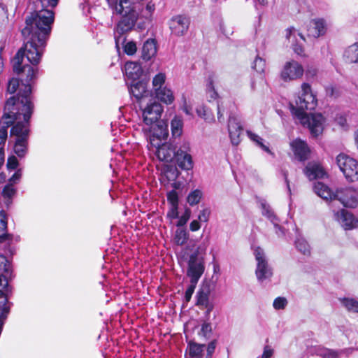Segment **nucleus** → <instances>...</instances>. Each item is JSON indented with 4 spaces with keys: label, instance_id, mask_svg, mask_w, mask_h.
I'll return each mask as SVG.
<instances>
[{
    "label": "nucleus",
    "instance_id": "3",
    "mask_svg": "<svg viewBox=\"0 0 358 358\" xmlns=\"http://www.w3.org/2000/svg\"><path fill=\"white\" fill-rule=\"evenodd\" d=\"M336 164L349 182L358 181V161L341 153L336 157Z\"/></svg>",
    "mask_w": 358,
    "mask_h": 358
},
{
    "label": "nucleus",
    "instance_id": "45",
    "mask_svg": "<svg viewBox=\"0 0 358 358\" xmlns=\"http://www.w3.org/2000/svg\"><path fill=\"white\" fill-rule=\"evenodd\" d=\"M287 304V301L285 297L278 296L273 301V308L275 310L284 309Z\"/></svg>",
    "mask_w": 358,
    "mask_h": 358
},
{
    "label": "nucleus",
    "instance_id": "50",
    "mask_svg": "<svg viewBox=\"0 0 358 358\" xmlns=\"http://www.w3.org/2000/svg\"><path fill=\"white\" fill-rule=\"evenodd\" d=\"M197 282H190V285L187 287V289L185 291V299L187 302H189L192 296V294L195 290V288L196 287Z\"/></svg>",
    "mask_w": 358,
    "mask_h": 358
},
{
    "label": "nucleus",
    "instance_id": "32",
    "mask_svg": "<svg viewBox=\"0 0 358 358\" xmlns=\"http://www.w3.org/2000/svg\"><path fill=\"white\" fill-rule=\"evenodd\" d=\"M11 122H6V119L0 117V147L4 148L6 141L8 138V129L10 127Z\"/></svg>",
    "mask_w": 358,
    "mask_h": 358
},
{
    "label": "nucleus",
    "instance_id": "9",
    "mask_svg": "<svg viewBox=\"0 0 358 358\" xmlns=\"http://www.w3.org/2000/svg\"><path fill=\"white\" fill-rule=\"evenodd\" d=\"M142 110L143 122L147 125H152L159 121L164 111L163 106L156 101L147 103Z\"/></svg>",
    "mask_w": 358,
    "mask_h": 358
},
{
    "label": "nucleus",
    "instance_id": "40",
    "mask_svg": "<svg viewBox=\"0 0 358 358\" xmlns=\"http://www.w3.org/2000/svg\"><path fill=\"white\" fill-rule=\"evenodd\" d=\"M16 193V189L13 187V183H8L5 185L3 188L1 194L5 199L9 200V203H11L12 198Z\"/></svg>",
    "mask_w": 358,
    "mask_h": 358
},
{
    "label": "nucleus",
    "instance_id": "14",
    "mask_svg": "<svg viewBox=\"0 0 358 358\" xmlns=\"http://www.w3.org/2000/svg\"><path fill=\"white\" fill-rule=\"evenodd\" d=\"M228 131L231 143L236 145H238L241 141L240 135L243 131V127L236 115V113L234 114L229 113Z\"/></svg>",
    "mask_w": 358,
    "mask_h": 358
},
{
    "label": "nucleus",
    "instance_id": "55",
    "mask_svg": "<svg viewBox=\"0 0 358 358\" xmlns=\"http://www.w3.org/2000/svg\"><path fill=\"white\" fill-rule=\"evenodd\" d=\"M178 206H171V208L167 213V216L171 219H176L178 217Z\"/></svg>",
    "mask_w": 358,
    "mask_h": 358
},
{
    "label": "nucleus",
    "instance_id": "12",
    "mask_svg": "<svg viewBox=\"0 0 358 358\" xmlns=\"http://www.w3.org/2000/svg\"><path fill=\"white\" fill-rule=\"evenodd\" d=\"M290 148L299 162H303L309 159L311 150L305 141L296 138L290 143Z\"/></svg>",
    "mask_w": 358,
    "mask_h": 358
},
{
    "label": "nucleus",
    "instance_id": "42",
    "mask_svg": "<svg viewBox=\"0 0 358 358\" xmlns=\"http://www.w3.org/2000/svg\"><path fill=\"white\" fill-rule=\"evenodd\" d=\"M0 268L3 269L5 275L11 274V265L10 262L7 259L6 257L3 255H0Z\"/></svg>",
    "mask_w": 358,
    "mask_h": 358
},
{
    "label": "nucleus",
    "instance_id": "37",
    "mask_svg": "<svg viewBox=\"0 0 358 358\" xmlns=\"http://www.w3.org/2000/svg\"><path fill=\"white\" fill-rule=\"evenodd\" d=\"M189 234L185 229H178L175 234V242L178 245H182L187 241Z\"/></svg>",
    "mask_w": 358,
    "mask_h": 358
},
{
    "label": "nucleus",
    "instance_id": "57",
    "mask_svg": "<svg viewBox=\"0 0 358 358\" xmlns=\"http://www.w3.org/2000/svg\"><path fill=\"white\" fill-rule=\"evenodd\" d=\"M22 176V171L21 169H17L13 176L9 178V183L15 182L17 180H19Z\"/></svg>",
    "mask_w": 358,
    "mask_h": 358
},
{
    "label": "nucleus",
    "instance_id": "17",
    "mask_svg": "<svg viewBox=\"0 0 358 358\" xmlns=\"http://www.w3.org/2000/svg\"><path fill=\"white\" fill-rule=\"evenodd\" d=\"M327 31L326 22L322 18L311 20L307 25V34L308 36L317 38L323 36Z\"/></svg>",
    "mask_w": 358,
    "mask_h": 358
},
{
    "label": "nucleus",
    "instance_id": "13",
    "mask_svg": "<svg viewBox=\"0 0 358 358\" xmlns=\"http://www.w3.org/2000/svg\"><path fill=\"white\" fill-rule=\"evenodd\" d=\"M190 20L184 15H178L173 17L169 22L171 33L176 36H183L188 30Z\"/></svg>",
    "mask_w": 358,
    "mask_h": 358
},
{
    "label": "nucleus",
    "instance_id": "60",
    "mask_svg": "<svg viewBox=\"0 0 358 358\" xmlns=\"http://www.w3.org/2000/svg\"><path fill=\"white\" fill-rule=\"evenodd\" d=\"M338 354L333 350H328L322 356V358H338Z\"/></svg>",
    "mask_w": 358,
    "mask_h": 358
},
{
    "label": "nucleus",
    "instance_id": "23",
    "mask_svg": "<svg viewBox=\"0 0 358 358\" xmlns=\"http://www.w3.org/2000/svg\"><path fill=\"white\" fill-rule=\"evenodd\" d=\"M12 293V287L10 292L6 291V289L0 288V318L5 321L10 313V303L8 302L9 294Z\"/></svg>",
    "mask_w": 358,
    "mask_h": 358
},
{
    "label": "nucleus",
    "instance_id": "18",
    "mask_svg": "<svg viewBox=\"0 0 358 358\" xmlns=\"http://www.w3.org/2000/svg\"><path fill=\"white\" fill-rule=\"evenodd\" d=\"M147 85L148 82L143 80H132L131 83L129 92L136 98L137 102L141 103L142 99L148 96L150 92L147 90Z\"/></svg>",
    "mask_w": 358,
    "mask_h": 358
},
{
    "label": "nucleus",
    "instance_id": "26",
    "mask_svg": "<svg viewBox=\"0 0 358 358\" xmlns=\"http://www.w3.org/2000/svg\"><path fill=\"white\" fill-rule=\"evenodd\" d=\"M169 136L168 124L166 121L159 120L152 127V137L158 140H166Z\"/></svg>",
    "mask_w": 358,
    "mask_h": 358
},
{
    "label": "nucleus",
    "instance_id": "49",
    "mask_svg": "<svg viewBox=\"0 0 358 358\" xmlns=\"http://www.w3.org/2000/svg\"><path fill=\"white\" fill-rule=\"evenodd\" d=\"M18 165L19 162L15 156L11 155L8 157L6 167L8 170H15Z\"/></svg>",
    "mask_w": 358,
    "mask_h": 358
},
{
    "label": "nucleus",
    "instance_id": "39",
    "mask_svg": "<svg viewBox=\"0 0 358 358\" xmlns=\"http://www.w3.org/2000/svg\"><path fill=\"white\" fill-rule=\"evenodd\" d=\"M295 245L297 250L304 255H310V248L308 242L303 238H298L295 241Z\"/></svg>",
    "mask_w": 358,
    "mask_h": 358
},
{
    "label": "nucleus",
    "instance_id": "36",
    "mask_svg": "<svg viewBox=\"0 0 358 358\" xmlns=\"http://www.w3.org/2000/svg\"><path fill=\"white\" fill-rule=\"evenodd\" d=\"M203 196V193L200 189L192 191L187 197V201L191 206L198 204Z\"/></svg>",
    "mask_w": 358,
    "mask_h": 358
},
{
    "label": "nucleus",
    "instance_id": "38",
    "mask_svg": "<svg viewBox=\"0 0 358 358\" xmlns=\"http://www.w3.org/2000/svg\"><path fill=\"white\" fill-rule=\"evenodd\" d=\"M342 304L350 312L358 313V301L353 298H343L341 299Z\"/></svg>",
    "mask_w": 358,
    "mask_h": 358
},
{
    "label": "nucleus",
    "instance_id": "11",
    "mask_svg": "<svg viewBox=\"0 0 358 358\" xmlns=\"http://www.w3.org/2000/svg\"><path fill=\"white\" fill-rule=\"evenodd\" d=\"M266 67V61L257 55L253 63L252 64V68L257 73V76L253 75L252 80L251 82V89L255 91L257 90L256 83H258L259 86L264 87L266 83L264 78V70Z\"/></svg>",
    "mask_w": 358,
    "mask_h": 358
},
{
    "label": "nucleus",
    "instance_id": "31",
    "mask_svg": "<svg viewBox=\"0 0 358 358\" xmlns=\"http://www.w3.org/2000/svg\"><path fill=\"white\" fill-rule=\"evenodd\" d=\"M183 121L181 117L176 115L171 122L172 136L180 137L182 133Z\"/></svg>",
    "mask_w": 358,
    "mask_h": 358
},
{
    "label": "nucleus",
    "instance_id": "1",
    "mask_svg": "<svg viewBox=\"0 0 358 358\" xmlns=\"http://www.w3.org/2000/svg\"><path fill=\"white\" fill-rule=\"evenodd\" d=\"M40 1L42 9L29 13L21 29L23 45L11 61L13 73L18 77L9 80L6 91L13 95L6 100L3 108L2 119L12 123L10 136L15 138H29L31 118L34 111L31 84L38 73V68L23 65L22 62L26 57L34 66L40 63L55 20V13L48 8H55L59 2Z\"/></svg>",
    "mask_w": 358,
    "mask_h": 358
},
{
    "label": "nucleus",
    "instance_id": "21",
    "mask_svg": "<svg viewBox=\"0 0 358 358\" xmlns=\"http://www.w3.org/2000/svg\"><path fill=\"white\" fill-rule=\"evenodd\" d=\"M157 43L154 38H148L143 45L141 58L148 62L150 60L157 54Z\"/></svg>",
    "mask_w": 358,
    "mask_h": 358
},
{
    "label": "nucleus",
    "instance_id": "46",
    "mask_svg": "<svg viewBox=\"0 0 358 358\" xmlns=\"http://www.w3.org/2000/svg\"><path fill=\"white\" fill-rule=\"evenodd\" d=\"M155 10V5L152 1H149L146 6L145 11H143V16L148 20H151L152 13Z\"/></svg>",
    "mask_w": 358,
    "mask_h": 358
},
{
    "label": "nucleus",
    "instance_id": "33",
    "mask_svg": "<svg viewBox=\"0 0 358 358\" xmlns=\"http://www.w3.org/2000/svg\"><path fill=\"white\" fill-rule=\"evenodd\" d=\"M110 8L116 14H122L124 10V4H128L129 0H107Z\"/></svg>",
    "mask_w": 358,
    "mask_h": 358
},
{
    "label": "nucleus",
    "instance_id": "30",
    "mask_svg": "<svg viewBox=\"0 0 358 358\" xmlns=\"http://www.w3.org/2000/svg\"><path fill=\"white\" fill-rule=\"evenodd\" d=\"M204 344H199L194 341H190L187 344L189 355L191 358H203V351Z\"/></svg>",
    "mask_w": 358,
    "mask_h": 358
},
{
    "label": "nucleus",
    "instance_id": "2",
    "mask_svg": "<svg viewBox=\"0 0 358 358\" xmlns=\"http://www.w3.org/2000/svg\"><path fill=\"white\" fill-rule=\"evenodd\" d=\"M301 94L295 101V106L290 104L292 113L295 115L300 122L307 127L314 137H317L322 133L323 116L320 113H310L306 110H313L317 105L316 96L312 92L311 86L306 83L301 85Z\"/></svg>",
    "mask_w": 358,
    "mask_h": 358
},
{
    "label": "nucleus",
    "instance_id": "34",
    "mask_svg": "<svg viewBox=\"0 0 358 358\" xmlns=\"http://www.w3.org/2000/svg\"><path fill=\"white\" fill-rule=\"evenodd\" d=\"M196 113L206 122H211L215 120L213 113L205 106H201L197 108Z\"/></svg>",
    "mask_w": 358,
    "mask_h": 358
},
{
    "label": "nucleus",
    "instance_id": "28",
    "mask_svg": "<svg viewBox=\"0 0 358 358\" xmlns=\"http://www.w3.org/2000/svg\"><path fill=\"white\" fill-rule=\"evenodd\" d=\"M29 147V138H15L13 145V152L20 158L24 157Z\"/></svg>",
    "mask_w": 358,
    "mask_h": 358
},
{
    "label": "nucleus",
    "instance_id": "6",
    "mask_svg": "<svg viewBox=\"0 0 358 358\" xmlns=\"http://www.w3.org/2000/svg\"><path fill=\"white\" fill-rule=\"evenodd\" d=\"M334 200L339 201L345 207L356 208L358 206V190L352 187L336 189Z\"/></svg>",
    "mask_w": 358,
    "mask_h": 358
},
{
    "label": "nucleus",
    "instance_id": "15",
    "mask_svg": "<svg viewBox=\"0 0 358 358\" xmlns=\"http://www.w3.org/2000/svg\"><path fill=\"white\" fill-rule=\"evenodd\" d=\"M334 215L345 230H351L358 227V220L350 211L341 209L336 212Z\"/></svg>",
    "mask_w": 358,
    "mask_h": 358
},
{
    "label": "nucleus",
    "instance_id": "29",
    "mask_svg": "<svg viewBox=\"0 0 358 358\" xmlns=\"http://www.w3.org/2000/svg\"><path fill=\"white\" fill-rule=\"evenodd\" d=\"M155 94L159 100L167 105L171 104L174 101L173 92L166 87L156 88Z\"/></svg>",
    "mask_w": 358,
    "mask_h": 358
},
{
    "label": "nucleus",
    "instance_id": "63",
    "mask_svg": "<svg viewBox=\"0 0 358 358\" xmlns=\"http://www.w3.org/2000/svg\"><path fill=\"white\" fill-rule=\"evenodd\" d=\"M4 160H5L4 148L0 147V169L3 165Z\"/></svg>",
    "mask_w": 358,
    "mask_h": 358
},
{
    "label": "nucleus",
    "instance_id": "51",
    "mask_svg": "<svg viewBox=\"0 0 358 358\" xmlns=\"http://www.w3.org/2000/svg\"><path fill=\"white\" fill-rule=\"evenodd\" d=\"M210 215V210L208 208H204L200 211L198 220L199 222H207L209 220Z\"/></svg>",
    "mask_w": 358,
    "mask_h": 358
},
{
    "label": "nucleus",
    "instance_id": "59",
    "mask_svg": "<svg viewBox=\"0 0 358 358\" xmlns=\"http://www.w3.org/2000/svg\"><path fill=\"white\" fill-rule=\"evenodd\" d=\"M317 73V70L316 69L310 67L307 69L306 71V76L308 79L314 78L316 76Z\"/></svg>",
    "mask_w": 358,
    "mask_h": 358
},
{
    "label": "nucleus",
    "instance_id": "64",
    "mask_svg": "<svg viewBox=\"0 0 358 358\" xmlns=\"http://www.w3.org/2000/svg\"><path fill=\"white\" fill-rule=\"evenodd\" d=\"M259 146L262 150H264L266 152H267L268 154H269V155H271L272 156H274V152H273L267 145H264L263 143V142L262 143H259Z\"/></svg>",
    "mask_w": 358,
    "mask_h": 358
},
{
    "label": "nucleus",
    "instance_id": "52",
    "mask_svg": "<svg viewBox=\"0 0 358 358\" xmlns=\"http://www.w3.org/2000/svg\"><path fill=\"white\" fill-rule=\"evenodd\" d=\"M292 49H293V51L294 52V53L296 54L297 55H299L301 57H307V55L305 52V50H304V48L303 47V45L298 44V43H295L293 45Z\"/></svg>",
    "mask_w": 358,
    "mask_h": 358
},
{
    "label": "nucleus",
    "instance_id": "61",
    "mask_svg": "<svg viewBox=\"0 0 358 358\" xmlns=\"http://www.w3.org/2000/svg\"><path fill=\"white\" fill-rule=\"evenodd\" d=\"M213 308H214V304H213V303H211L210 304H208V305L201 308L200 309L201 310H204V309L206 310V311H205V316L208 319L210 313L211 311H213Z\"/></svg>",
    "mask_w": 358,
    "mask_h": 358
},
{
    "label": "nucleus",
    "instance_id": "10",
    "mask_svg": "<svg viewBox=\"0 0 358 358\" xmlns=\"http://www.w3.org/2000/svg\"><path fill=\"white\" fill-rule=\"evenodd\" d=\"M189 150L188 143H185L177 150L173 162L182 170L189 171L193 168L194 163L192 155L189 153Z\"/></svg>",
    "mask_w": 358,
    "mask_h": 358
},
{
    "label": "nucleus",
    "instance_id": "27",
    "mask_svg": "<svg viewBox=\"0 0 358 358\" xmlns=\"http://www.w3.org/2000/svg\"><path fill=\"white\" fill-rule=\"evenodd\" d=\"M8 222L7 215L3 210L0 211V243L7 240H11L13 236L7 232Z\"/></svg>",
    "mask_w": 358,
    "mask_h": 358
},
{
    "label": "nucleus",
    "instance_id": "43",
    "mask_svg": "<svg viewBox=\"0 0 358 358\" xmlns=\"http://www.w3.org/2000/svg\"><path fill=\"white\" fill-rule=\"evenodd\" d=\"M166 76L163 73H159L152 79V85L156 90V88H162L164 87L163 85L165 83Z\"/></svg>",
    "mask_w": 358,
    "mask_h": 358
},
{
    "label": "nucleus",
    "instance_id": "44",
    "mask_svg": "<svg viewBox=\"0 0 358 358\" xmlns=\"http://www.w3.org/2000/svg\"><path fill=\"white\" fill-rule=\"evenodd\" d=\"M123 50L126 55H134L137 51L136 43L134 41H129L123 46Z\"/></svg>",
    "mask_w": 358,
    "mask_h": 358
},
{
    "label": "nucleus",
    "instance_id": "4",
    "mask_svg": "<svg viewBox=\"0 0 358 358\" xmlns=\"http://www.w3.org/2000/svg\"><path fill=\"white\" fill-rule=\"evenodd\" d=\"M124 10L122 15L121 20L118 22L116 27L117 34L120 36L132 30L138 18V13L135 8L131 6L130 3L124 4Z\"/></svg>",
    "mask_w": 358,
    "mask_h": 358
},
{
    "label": "nucleus",
    "instance_id": "5",
    "mask_svg": "<svg viewBox=\"0 0 358 358\" xmlns=\"http://www.w3.org/2000/svg\"><path fill=\"white\" fill-rule=\"evenodd\" d=\"M205 271V262L203 257H199V250L194 251L187 262V276L190 282H199Z\"/></svg>",
    "mask_w": 358,
    "mask_h": 358
},
{
    "label": "nucleus",
    "instance_id": "35",
    "mask_svg": "<svg viewBox=\"0 0 358 358\" xmlns=\"http://www.w3.org/2000/svg\"><path fill=\"white\" fill-rule=\"evenodd\" d=\"M345 55L350 62H358V43L349 46L345 51Z\"/></svg>",
    "mask_w": 358,
    "mask_h": 358
},
{
    "label": "nucleus",
    "instance_id": "25",
    "mask_svg": "<svg viewBox=\"0 0 358 358\" xmlns=\"http://www.w3.org/2000/svg\"><path fill=\"white\" fill-rule=\"evenodd\" d=\"M313 189L315 193L326 201L334 200L335 192H333L327 185L322 182L315 183Z\"/></svg>",
    "mask_w": 358,
    "mask_h": 358
},
{
    "label": "nucleus",
    "instance_id": "16",
    "mask_svg": "<svg viewBox=\"0 0 358 358\" xmlns=\"http://www.w3.org/2000/svg\"><path fill=\"white\" fill-rule=\"evenodd\" d=\"M177 152L176 147L171 143L165 142L162 145H157V158L165 162H173Z\"/></svg>",
    "mask_w": 358,
    "mask_h": 358
},
{
    "label": "nucleus",
    "instance_id": "22",
    "mask_svg": "<svg viewBox=\"0 0 358 358\" xmlns=\"http://www.w3.org/2000/svg\"><path fill=\"white\" fill-rule=\"evenodd\" d=\"M236 106L235 103L231 101H223L217 103V120L220 122H224L225 115L229 117V113L234 114L236 113Z\"/></svg>",
    "mask_w": 358,
    "mask_h": 358
},
{
    "label": "nucleus",
    "instance_id": "24",
    "mask_svg": "<svg viewBox=\"0 0 358 358\" xmlns=\"http://www.w3.org/2000/svg\"><path fill=\"white\" fill-rule=\"evenodd\" d=\"M124 72L128 79L136 81L142 76L143 70L138 63L127 62L124 65Z\"/></svg>",
    "mask_w": 358,
    "mask_h": 358
},
{
    "label": "nucleus",
    "instance_id": "53",
    "mask_svg": "<svg viewBox=\"0 0 358 358\" xmlns=\"http://www.w3.org/2000/svg\"><path fill=\"white\" fill-rule=\"evenodd\" d=\"M217 345V340L214 339L212 341H210L207 347V357L211 358L213 354L215 352V348Z\"/></svg>",
    "mask_w": 358,
    "mask_h": 358
},
{
    "label": "nucleus",
    "instance_id": "58",
    "mask_svg": "<svg viewBox=\"0 0 358 358\" xmlns=\"http://www.w3.org/2000/svg\"><path fill=\"white\" fill-rule=\"evenodd\" d=\"M248 136L252 141L256 142L258 145H259V143H262V138L252 131H248Z\"/></svg>",
    "mask_w": 358,
    "mask_h": 358
},
{
    "label": "nucleus",
    "instance_id": "7",
    "mask_svg": "<svg viewBox=\"0 0 358 358\" xmlns=\"http://www.w3.org/2000/svg\"><path fill=\"white\" fill-rule=\"evenodd\" d=\"M303 73L304 69L302 65L292 59L285 64L280 72V78L285 82H289L301 78Z\"/></svg>",
    "mask_w": 358,
    "mask_h": 358
},
{
    "label": "nucleus",
    "instance_id": "56",
    "mask_svg": "<svg viewBox=\"0 0 358 358\" xmlns=\"http://www.w3.org/2000/svg\"><path fill=\"white\" fill-rule=\"evenodd\" d=\"M273 350L270 346L266 345L264 348L261 358H271L273 356Z\"/></svg>",
    "mask_w": 358,
    "mask_h": 358
},
{
    "label": "nucleus",
    "instance_id": "47",
    "mask_svg": "<svg viewBox=\"0 0 358 358\" xmlns=\"http://www.w3.org/2000/svg\"><path fill=\"white\" fill-rule=\"evenodd\" d=\"M167 201L171 206H178V192L173 189L167 194Z\"/></svg>",
    "mask_w": 358,
    "mask_h": 358
},
{
    "label": "nucleus",
    "instance_id": "62",
    "mask_svg": "<svg viewBox=\"0 0 358 358\" xmlns=\"http://www.w3.org/2000/svg\"><path fill=\"white\" fill-rule=\"evenodd\" d=\"M201 228V224L199 221L198 220H193L189 224V229L192 231H196Z\"/></svg>",
    "mask_w": 358,
    "mask_h": 358
},
{
    "label": "nucleus",
    "instance_id": "19",
    "mask_svg": "<svg viewBox=\"0 0 358 358\" xmlns=\"http://www.w3.org/2000/svg\"><path fill=\"white\" fill-rule=\"evenodd\" d=\"M210 285L209 282H203L198 289L196 294L195 306L199 308L211 303L210 301Z\"/></svg>",
    "mask_w": 358,
    "mask_h": 358
},
{
    "label": "nucleus",
    "instance_id": "8",
    "mask_svg": "<svg viewBox=\"0 0 358 358\" xmlns=\"http://www.w3.org/2000/svg\"><path fill=\"white\" fill-rule=\"evenodd\" d=\"M255 259L257 262L255 271L256 276L260 281L271 277L272 275L271 269L268 267V262L265 258L264 252L262 248L257 247L254 252Z\"/></svg>",
    "mask_w": 358,
    "mask_h": 358
},
{
    "label": "nucleus",
    "instance_id": "48",
    "mask_svg": "<svg viewBox=\"0 0 358 358\" xmlns=\"http://www.w3.org/2000/svg\"><path fill=\"white\" fill-rule=\"evenodd\" d=\"M191 216V210L189 208L185 209L183 214L179 218L177 222V227H182L186 224Z\"/></svg>",
    "mask_w": 358,
    "mask_h": 358
},
{
    "label": "nucleus",
    "instance_id": "20",
    "mask_svg": "<svg viewBox=\"0 0 358 358\" xmlns=\"http://www.w3.org/2000/svg\"><path fill=\"white\" fill-rule=\"evenodd\" d=\"M303 173L310 180L322 178L326 174L322 166L317 162H310L307 164L303 169Z\"/></svg>",
    "mask_w": 358,
    "mask_h": 358
},
{
    "label": "nucleus",
    "instance_id": "41",
    "mask_svg": "<svg viewBox=\"0 0 358 358\" xmlns=\"http://www.w3.org/2000/svg\"><path fill=\"white\" fill-rule=\"evenodd\" d=\"M212 326L210 322H204L201 327L199 336L203 337L206 340L208 339L212 334Z\"/></svg>",
    "mask_w": 358,
    "mask_h": 358
},
{
    "label": "nucleus",
    "instance_id": "54",
    "mask_svg": "<svg viewBox=\"0 0 358 358\" xmlns=\"http://www.w3.org/2000/svg\"><path fill=\"white\" fill-rule=\"evenodd\" d=\"M0 288L10 292V286H9L8 280L5 275H0Z\"/></svg>",
    "mask_w": 358,
    "mask_h": 358
}]
</instances>
